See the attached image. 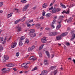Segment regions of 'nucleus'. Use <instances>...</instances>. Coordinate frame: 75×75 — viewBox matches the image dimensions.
Instances as JSON below:
<instances>
[{"instance_id":"nucleus-32","label":"nucleus","mask_w":75,"mask_h":75,"mask_svg":"<svg viewBox=\"0 0 75 75\" xmlns=\"http://www.w3.org/2000/svg\"><path fill=\"white\" fill-rule=\"evenodd\" d=\"M56 11L55 8H54L52 10V12L53 13H55L56 12Z\"/></svg>"},{"instance_id":"nucleus-23","label":"nucleus","mask_w":75,"mask_h":75,"mask_svg":"<svg viewBox=\"0 0 75 75\" xmlns=\"http://www.w3.org/2000/svg\"><path fill=\"white\" fill-rule=\"evenodd\" d=\"M60 6H62V7L63 8H66V6H65L62 4L61 3Z\"/></svg>"},{"instance_id":"nucleus-14","label":"nucleus","mask_w":75,"mask_h":75,"mask_svg":"<svg viewBox=\"0 0 75 75\" xmlns=\"http://www.w3.org/2000/svg\"><path fill=\"white\" fill-rule=\"evenodd\" d=\"M61 24H60L57 25L56 27L57 30H59V28H61Z\"/></svg>"},{"instance_id":"nucleus-22","label":"nucleus","mask_w":75,"mask_h":75,"mask_svg":"<svg viewBox=\"0 0 75 75\" xmlns=\"http://www.w3.org/2000/svg\"><path fill=\"white\" fill-rule=\"evenodd\" d=\"M27 65V64H26V63H24L22 64L21 67L22 68H23V67H25V66H26Z\"/></svg>"},{"instance_id":"nucleus-16","label":"nucleus","mask_w":75,"mask_h":75,"mask_svg":"<svg viewBox=\"0 0 75 75\" xmlns=\"http://www.w3.org/2000/svg\"><path fill=\"white\" fill-rule=\"evenodd\" d=\"M51 16V13H47L45 15L46 17H50Z\"/></svg>"},{"instance_id":"nucleus-44","label":"nucleus","mask_w":75,"mask_h":75,"mask_svg":"<svg viewBox=\"0 0 75 75\" xmlns=\"http://www.w3.org/2000/svg\"><path fill=\"white\" fill-rule=\"evenodd\" d=\"M56 20L54 19L53 21V22H52V24H55V22H56Z\"/></svg>"},{"instance_id":"nucleus-53","label":"nucleus","mask_w":75,"mask_h":75,"mask_svg":"<svg viewBox=\"0 0 75 75\" xmlns=\"http://www.w3.org/2000/svg\"><path fill=\"white\" fill-rule=\"evenodd\" d=\"M74 30L72 31H71V34H74Z\"/></svg>"},{"instance_id":"nucleus-11","label":"nucleus","mask_w":75,"mask_h":75,"mask_svg":"<svg viewBox=\"0 0 75 75\" xmlns=\"http://www.w3.org/2000/svg\"><path fill=\"white\" fill-rule=\"evenodd\" d=\"M41 41L42 43H45L47 41V40L45 39H42Z\"/></svg>"},{"instance_id":"nucleus-38","label":"nucleus","mask_w":75,"mask_h":75,"mask_svg":"<svg viewBox=\"0 0 75 75\" xmlns=\"http://www.w3.org/2000/svg\"><path fill=\"white\" fill-rule=\"evenodd\" d=\"M9 70V69L8 68H6L5 70H4V72H7Z\"/></svg>"},{"instance_id":"nucleus-37","label":"nucleus","mask_w":75,"mask_h":75,"mask_svg":"<svg viewBox=\"0 0 75 75\" xmlns=\"http://www.w3.org/2000/svg\"><path fill=\"white\" fill-rule=\"evenodd\" d=\"M64 18V17L63 16H60L59 17V19H61V20H62V18Z\"/></svg>"},{"instance_id":"nucleus-64","label":"nucleus","mask_w":75,"mask_h":75,"mask_svg":"<svg viewBox=\"0 0 75 75\" xmlns=\"http://www.w3.org/2000/svg\"><path fill=\"white\" fill-rule=\"evenodd\" d=\"M71 29V28L69 27H68V28H67V30H70V29Z\"/></svg>"},{"instance_id":"nucleus-33","label":"nucleus","mask_w":75,"mask_h":75,"mask_svg":"<svg viewBox=\"0 0 75 75\" xmlns=\"http://www.w3.org/2000/svg\"><path fill=\"white\" fill-rule=\"evenodd\" d=\"M56 11L58 12V11H59L61 10V9H60V8H58L57 9H56Z\"/></svg>"},{"instance_id":"nucleus-59","label":"nucleus","mask_w":75,"mask_h":75,"mask_svg":"<svg viewBox=\"0 0 75 75\" xmlns=\"http://www.w3.org/2000/svg\"><path fill=\"white\" fill-rule=\"evenodd\" d=\"M54 20H55V19H57V16H54Z\"/></svg>"},{"instance_id":"nucleus-48","label":"nucleus","mask_w":75,"mask_h":75,"mask_svg":"<svg viewBox=\"0 0 75 75\" xmlns=\"http://www.w3.org/2000/svg\"><path fill=\"white\" fill-rule=\"evenodd\" d=\"M69 11L68 10L67 11H66V14H69Z\"/></svg>"},{"instance_id":"nucleus-62","label":"nucleus","mask_w":75,"mask_h":75,"mask_svg":"<svg viewBox=\"0 0 75 75\" xmlns=\"http://www.w3.org/2000/svg\"><path fill=\"white\" fill-rule=\"evenodd\" d=\"M13 70L15 71H17V69L16 68H13Z\"/></svg>"},{"instance_id":"nucleus-1","label":"nucleus","mask_w":75,"mask_h":75,"mask_svg":"<svg viewBox=\"0 0 75 75\" xmlns=\"http://www.w3.org/2000/svg\"><path fill=\"white\" fill-rule=\"evenodd\" d=\"M29 7V5H26L25 6V7L23 8L22 11H25L28 8V7Z\"/></svg>"},{"instance_id":"nucleus-9","label":"nucleus","mask_w":75,"mask_h":75,"mask_svg":"<svg viewBox=\"0 0 75 75\" xmlns=\"http://www.w3.org/2000/svg\"><path fill=\"white\" fill-rule=\"evenodd\" d=\"M41 74L42 75H47V72H46V71H42Z\"/></svg>"},{"instance_id":"nucleus-63","label":"nucleus","mask_w":75,"mask_h":75,"mask_svg":"<svg viewBox=\"0 0 75 75\" xmlns=\"http://www.w3.org/2000/svg\"><path fill=\"white\" fill-rule=\"evenodd\" d=\"M33 21V20L32 19L29 21L30 23H32Z\"/></svg>"},{"instance_id":"nucleus-19","label":"nucleus","mask_w":75,"mask_h":75,"mask_svg":"<svg viewBox=\"0 0 75 75\" xmlns=\"http://www.w3.org/2000/svg\"><path fill=\"white\" fill-rule=\"evenodd\" d=\"M61 37H62V36H61L57 37L56 38L57 40H61Z\"/></svg>"},{"instance_id":"nucleus-60","label":"nucleus","mask_w":75,"mask_h":75,"mask_svg":"<svg viewBox=\"0 0 75 75\" xmlns=\"http://www.w3.org/2000/svg\"><path fill=\"white\" fill-rule=\"evenodd\" d=\"M49 64V63H45V65H48V64Z\"/></svg>"},{"instance_id":"nucleus-57","label":"nucleus","mask_w":75,"mask_h":75,"mask_svg":"<svg viewBox=\"0 0 75 75\" xmlns=\"http://www.w3.org/2000/svg\"><path fill=\"white\" fill-rule=\"evenodd\" d=\"M65 11H64L62 12V14H64V13H66Z\"/></svg>"},{"instance_id":"nucleus-8","label":"nucleus","mask_w":75,"mask_h":75,"mask_svg":"<svg viewBox=\"0 0 75 75\" xmlns=\"http://www.w3.org/2000/svg\"><path fill=\"white\" fill-rule=\"evenodd\" d=\"M47 7V3H44L42 5V7L43 8H45L46 7Z\"/></svg>"},{"instance_id":"nucleus-25","label":"nucleus","mask_w":75,"mask_h":75,"mask_svg":"<svg viewBox=\"0 0 75 75\" xmlns=\"http://www.w3.org/2000/svg\"><path fill=\"white\" fill-rule=\"evenodd\" d=\"M44 46V45H42L41 46H40L39 48V50H42V48H43V47Z\"/></svg>"},{"instance_id":"nucleus-58","label":"nucleus","mask_w":75,"mask_h":75,"mask_svg":"<svg viewBox=\"0 0 75 75\" xmlns=\"http://www.w3.org/2000/svg\"><path fill=\"white\" fill-rule=\"evenodd\" d=\"M43 30V28H42V27H41L40 28V31H42Z\"/></svg>"},{"instance_id":"nucleus-30","label":"nucleus","mask_w":75,"mask_h":75,"mask_svg":"<svg viewBox=\"0 0 75 75\" xmlns=\"http://www.w3.org/2000/svg\"><path fill=\"white\" fill-rule=\"evenodd\" d=\"M45 12L44 11V10H43V12L42 13V17H44V16H45Z\"/></svg>"},{"instance_id":"nucleus-45","label":"nucleus","mask_w":75,"mask_h":75,"mask_svg":"<svg viewBox=\"0 0 75 75\" xmlns=\"http://www.w3.org/2000/svg\"><path fill=\"white\" fill-rule=\"evenodd\" d=\"M22 3H26L27 2V1L25 0H22L21 1Z\"/></svg>"},{"instance_id":"nucleus-7","label":"nucleus","mask_w":75,"mask_h":75,"mask_svg":"<svg viewBox=\"0 0 75 75\" xmlns=\"http://www.w3.org/2000/svg\"><path fill=\"white\" fill-rule=\"evenodd\" d=\"M68 34V32H66L65 33H64L62 34L61 35V37H65V36H66Z\"/></svg>"},{"instance_id":"nucleus-24","label":"nucleus","mask_w":75,"mask_h":75,"mask_svg":"<svg viewBox=\"0 0 75 75\" xmlns=\"http://www.w3.org/2000/svg\"><path fill=\"white\" fill-rule=\"evenodd\" d=\"M75 34H73L72 35V38H71V40H74V39L75 38Z\"/></svg>"},{"instance_id":"nucleus-17","label":"nucleus","mask_w":75,"mask_h":75,"mask_svg":"<svg viewBox=\"0 0 75 75\" xmlns=\"http://www.w3.org/2000/svg\"><path fill=\"white\" fill-rule=\"evenodd\" d=\"M54 75H56L58 73V70H56L54 71Z\"/></svg>"},{"instance_id":"nucleus-56","label":"nucleus","mask_w":75,"mask_h":75,"mask_svg":"<svg viewBox=\"0 0 75 75\" xmlns=\"http://www.w3.org/2000/svg\"><path fill=\"white\" fill-rule=\"evenodd\" d=\"M32 9H33V10H35L36 9V7H33L32 8Z\"/></svg>"},{"instance_id":"nucleus-5","label":"nucleus","mask_w":75,"mask_h":75,"mask_svg":"<svg viewBox=\"0 0 75 75\" xmlns=\"http://www.w3.org/2000/svg\"><path fill=\"white\" fill-rule=\"evenodd\" d=\"M29 35H30L31 37H33V38H34V37H35V36H36V34L34 33H32L31 34H29Z\"/></svg>"},{"instance_id":"nucleus-50","label":"nucleus","mask_w":75,"mask_h":75,"mask_svg":"<svg viewBox=\"0 0 75 75\" xmlns=\"http://www.w3.org/2000/svg\"><path fill=\"white\" fill-rule=\"evenodd\" d=\"M53 9V7L52 6L50 8H49V10H52Z\"/></svg>"},{"instance_id":"nucleus-43","label":"nucleus","mask_w":75,"mask_h":75,"mask_svg":"<svg viewBox=\"0 0 75 75\" xmlns=\"http://www.w3.org/2000/svg\"><path fill=\"white\" fill-rule=\"evenodd\" d=\"M3 2H0V7H1L3 6Z\"/></svg>"},{"instance_id":"nucleus-61","label":"nucleus","mask_w":75,"mask_h":75,"mask_svg":"<svg viewBox=\"0 0 75 75\" xmlns=\"http://www.w3.org/2000/svg\"><path fill=\"white\" fill-rule=\"evenodd\" d=\"M43 16H41V17H40V19H44V18H43Z\"/></svg>"},{"instance_id":"nucleus-49","label":"nucleus","mask_w":75,"mask_h":75,"mask_svg":"<svg viewBox=\"0 0 75 75\" xmlns=\"http://www.w3.org/2000/svg\"><path fill=\"white\" fill-rule=\"evenodd\" d=\"M27 26L28 27H31V25L29 23H28L27 25Z\"/></svg>"},{"instance_id":"nucleus-34","label":"nucleus","mask_w":75,"mask_h":75,"mask_svg":"<svg viewBox=\"0 0 75 75\" xmlns=\"http://www.w3.org/2000/svg\"><path fill=\"white\" fill-rule=\"evenodd\" d=\"M22 45H23V42H20L19 44V46L21 47V46H22Z\"/></svg>"},{"instance_id":"nucleus-4","label":"nucleus","mask_w":75,"mask_h":75,"mask_svg":"<svg viewBox=\"0 0 75 75\" xmlns=\"http://www.w3.org/2000/svg\"><path fill=\"white\" fill-rule=\"evenodd\" d=\"M6 65L8 67H13L14 66V64L12 63L6 64Z\"/></svg>"},{"instance_id":"nucleus-55","label":"nucleus","mask_w":75,"mask_h":75,"mask_svg":"<svg viewBox=\"0 0 75 75\" xmlns=\"http://www.w3.org/2000/svg\"><path fill=\"white\" fill-rule=\"evenodd\" d=\"M72 19H73V18H70L69 20L70 21H72Z\"/></svg>"},{"instance_id":"nucleus-2","label":"nucleus","mask_w":75,"mask_h":75,"mask_svg":"<svg viewBox=\"0 0 75 75\" xmlns=\"http://www.w3.org/2000/svg\"><path fill=\"white\" fill-rule=\"evenodd\" d=\"M35 48V46H33L31 47H29L28 48V51L29 52H30V51H31L32 50H33L34 48Z\"/></svg>"},{"instance_id":"nucleus-47","label":"nucleus","mask_w":75,"mask_h":75,"mask_svg":"<svg viewBox=\"0 0 75 75\" xmlns=\"http://www.w3.org/2000/svg\"><path fill=\"white\" fill-rule=\"evenodd\" d=\"M53 24H52H52L51 25V26L53 28H55V26H54Z\"/></svg>"},{"instance_id":"nucleus-10","label":"nucleus","mask_w":75,"mask_h":75,"mask_svg":"<svg viewBox=\"0 0 75 75\" xmlns=\"http://www.w3.org/2000/svg\"><path fill=\"white\" fill-rule=\"evenodd\" d=\"M13 15V13H10L8 14L7 15V18H10V17H11V16H12V15Z\"/></svg>"},{"instance_id":"nucleus-6","label":"nucleus","mask_w":75,"mask_h":75,"mask_svg":"<svg viewBox=\"0 0 75 75\" xmlns=\"http://www.w3.org/2000/svg\"><path fill=\"white\" fill-rule=\"evenodd\" d=\"M16 30L18 32L21 31V28L20 27H18L16 28Z\"/></svg>"},{"instance_id":"nucleus-20","label":"nucleus","mask_w":75,"mask_h":75,"mask_svg":"<svg viewBox=\"0 0 75 75\" xmlns=\"http://www.w3.org/2000/svg\"><path fill=\"white\" fill-rule=\"evenodd\" d=\"M53 36H55L56 35H57L58 34V32H53Z\"/></svg>"},{"instance_id":"nucleus-28","label":"nucleus","mask_w":75,"mask_h":75,"mask_svg":"<svg viewBox=\"0 0 75 75\" xmlns=\"http://www.w3.org/2000/svg\"><path fill=\"white\" fill-rule=\"evenodd\" d=\"M35 25L36 27H37V28H40V27L41 25H40V24H37Z\"/></svg>"},{"instance_id":"nucleus-41","label":"nucleus","mask_w":75,"mask_h":75,"mask_svg":"<svg viewBox=\"0 0 75 75\" xmlns=\"http://www.w3.org/2000/svg\"><path fill=\"white\" fill-rule=\"evenodd\" d=\"M19 55H20V53L18 52H16V57H18Z\"/></svg>"},{"instance_id":"nucleus-42","label":"nucleus","mask_w":75,"mask_h":75,"mask_svg":"<svg viewBox=\"0 0 75 75\" xmlns=\"http://www.w3.org/2000/svg\"><path fill=\"white\" fill-rule=\"evenodd\" d=\"M39 55L40 57H42V53H39Z\"/></svg>"},{"instance_id":"nucleus-13","label":"nucleus","mask_w":75,"mask_h":75,"mask_svg":"<svg viewBox=\"0 0 75 75\" xmlns=\"http://www.w3.org/2000/svg\"><path fill=\"white\" fill-rule=\"evenodd\" d=\"M46 53L47 55L48 58H50V53L48 51H46L45 52Z\"/></svg>"},{"instance_id":"nucleus-35","label":"nucleus","mask_w":75,"mask_h":75,"mask_svg":"<svg viewBox=\"0 0 75 75\" xmlns=\"http://www.w3.org/2000/svg\"><path fill=\"white\" fill-rule=\"evenodd\" d=\"M25 43H26V44H28V43H29V40H28V39H26L25 40Z\"/></svg>"},{"instance_id":"nucleus-36","label":"nucleus","mask_w":75,"mask_h":75,"mask_svg":"<svg viewBox=\"0 0 75 75\" xmlns=\"http://www.w3.org/2000/svg\"><path fill=\"white\" fill-rule=\"evenodd\" d=\"M65 44L66 45H67V46H69V45H70V43L68 42L66 43Z\"/></svg>"},{"instance_id":"nucleus-31","label":"nucleus","mask_w":75,"mask_h":75,"mask_svg":"<svg viewBox=\"0 0 75 75\" xmlns=\"http://www.w3.org/2000/svg\"><path fill=\"white\" fill-rule=\"evenodd\" d=\"M20 40H24L25 39V36H22L21 37H20Z\"/></svg>"},{"instance_id":"nucleus-15","label":"nucleus","mask_w":75,"mask_h":75,"mask_svg":"<svg viewBox=\"0 0 75 75\" xmlns=\"http://www.w3.org/2000/svg\"><path fill=\"white\" fill-rule=\"evenodd\" d=\"M20 20H21V19H19L18 20H17L16 21H15V24H17V23H19V22H20Z\"/></svg>"},{"instance_id":"nucleus-26","label":"nucleus","mask_w":75,"mask_h":75,"mask_svg":"<svg viewBox=\"0 0 75 75\" xmlns=\"http://www.w3.org/2000/svg\"><path fill=\"white\" fill-rule=\"evenodd\" d=\"M3 37H0V42H2L3 41Z\"/></svg>"},{"instance_id":"nucleus-54","label":"nucleus","mask_w":75,"mask_h":75,"mask_svg":"<svg viewBox=\"0 0 75 75\" xmlns=\"http://www.w3.org/2000/svg\"><path fill=\"white\" fill-rule=\"evenodd\" d=\"M5 70H6V68H4L2 69H1L2 71H4Z\"/></svg>"},{"instance_id":"nucleus-51","label":"nucleus","mask_w":75,"mask_h":75,"mask_svg":"<svg viewBox=\"0 0 75 75\" xmlns=\"http://www.w3.org/2000/svg\"><path fill=\"white\" fill-rule=\"evenodd\" d=\"M62 20V19H61L60 21H58V23H59V24H61V23Z\"/></svg>"},{"instance_id":"nucleus-18","label":"nucleus","mask_w":75,"mask_h":75,"mask_svg":"<svg viewBox=\"0 0 75 75\" xmlns=\"http://www.w3.org/2000/svg\"><path fill=\"white\" fill-rule=\"evenodd\" d=\"M4 57L5 58V59H6V60H8V58H9L8 56L6 55H4Z\"/></svg>"},{"instance_id":"nucleus-52","label":"nucleus","mask_w":75,"mask_h":75,"mask_svg":"<svg viewBox=\"0 0 75 75\" xmlns=\"http://www.w3.org/2000/svg\"><path fill=\"white\" fill-rule=\"evenodd\" d=\"M37 67H35L33 69V71H34V70H37Z\"/></svg>"},{"instance_id":"nucleus-12","label":"nucleus","mask_w":75,"mask_h":75,"mask_svg":"<svg viewBox=\"0 0 75 75\" xmlns=\"http://www.w3.org/2000/svg\"><path fill=\"white\" fill-rule=\"evenodd\" d=\"M35 32V30L34 29H31L30 30V31L29 32V34H33V33H34Z\"/></svg>"},{"instance_id":"nucleus-21","label":"nucleus","mask_w":75,"mask_h":75,"mask_svg":"<svg viewBox=\"0 0 75 75\" xmlns=\"http://www.w3.org/2000/svg\"><path fill=\"white\" fill-rule=\"evenodd\" d=\"M25 17L24 16L23 17L21 20V21L22 22H23L24 21H25Z\"/></svg>"},{"instance_id":"nucleus-3","label":"nucleus","mask_w":75,"mask_h":75,"mask_svg":"<svg viewBox=\"0 0 75 75\" xmlns=\"http://www.w3.org/2000/svg\"><path fill=\"white\" fill-rule=\"evenodd\" d=\"M17 45V42H14L12 43V45H11V48H14L15 47H16Z\"/></svg>"},{"instance_id":"nucleus-29","label":"nucleus","mask_w":75,"mask_h":75,"mask_svg":"<svg viewBox=\"0 0 75 75\" xmlns=\"http://www.w3.org/2000/svg\"><path fill=\"white\" fill-rule=\"evenodd\" d=\"M3 50V47H2L1 45H0V51H2Z\"/></svg>"},{"instance_id":"nucleus-27","label":"nucleus","mask_w":75,"mask_h":75,"mask_svg":"<svg viewBox=\"0 0 75 75\" xmlns=\"http://www.w3.org/2000/svg\"><path fill=\"white\" fill-rule=\"evenodd\" d=\"M50 68L51 69H55L56 68V67L52 66L50 67Z\"/></svg>"},{"instance_id":"nucleus-39","label":"nucleus","mask_w":75,"mask_h":75,"mask_svg":"<svg viewBox=\"0 0 75 75\" xmlns=\"http://www.w3.org/2000/svg\"><path fill=\"white\" fill-rule=\"evenodd\" d=\"M53 32H50V33H49V35L50 36H53Z\"/></svg>"},{"instance_id":"nucleus-46","label":"nucleus","mask_w":75,"mask_h":75,"mask_svg":"<svg viewBox=\"0 0 75 75\" xmlns=\"http://www.w3.org/2000/svg\"><path fill=\"white\" fill-rule=\"evenodd\" d=\"M6 39H5V40H4V41L2 42V44H5V43H6Z\"/></svg>"},{"instance_id":"nucleus-40","label":"nucleus","mask_w":75,"mask_h":75,"mask_svg":"<svg viewBox=\"0 0 75 75\" xmlns=\"http://www.w3.org/2000/svg\"><path fill=\"white\" fill-rule=\"evenodd\" d=\"M33 58H34V56H31L29 58V59L30 60H32V59H33Z\"/></svg>"}]
</instances>
